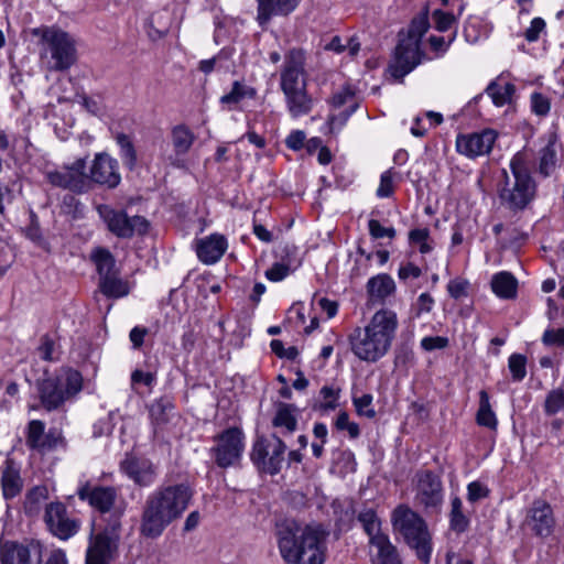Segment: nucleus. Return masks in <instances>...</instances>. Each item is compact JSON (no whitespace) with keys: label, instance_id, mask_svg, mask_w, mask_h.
I'll use <instances>...</instances> for the list:
<instances>
[{"label":"nucleus","instance_id":"4","mask_svg":"<svg viewBox=\"0 0 564 564\" xmlns=\"http://www.w3.org/2000/svg\"><path fill=\"white\" fill-rule=\"evenodd\" d=\"M282 558L291 564H323L325 532L321 527L301 528L294 521L278 527Z\"/></svg>","mask_w":564,"mask_h":564},{"label":"nucleus","instance_id":"14","mask_svg":"<svg viewBox=\"0 0 564 564\" xmlns=\"http://www.w3.org/2000/svg\"><path fill=\"white\" fill-rule=\"evenodd\" d=\"M285 451L286 445L273 434L271 440L263 437L257 440L251 459L262 471L275 475L281 470Z\"/></svg>","mask_w":564,"mask_h":564},{"label":"nucleus","instance_id":"46","mask_svg":"<svg viewBox=\"0 0 564 564\" xmlns=\"http://www.w3.org/2000/svg\"><path fill=\"white\" fill-rule=\"evenodd\" d=\"M37 352L41 359L45 361H53L56 359V343L48 335L41 337Z\"/></svg>","mask_w":564,"mask_h":564},{"label":"nucleus","instance_id":"9","mask_svg":"<svg viewBox=\"0 0 564 564\" xmlns=\"http://www.w3.org/2000/svg\"><path fill=\"white\" fill-rule=\"evenodd\" d=\"M83 387L82 375L72 368H62L54 376L39 383L41 404L47 411L58 409L66 400L77 394Z\"/></svg>","mask_w":564,"mask_h":564},{"label":"nucleus","instance_id":"60","mask_svg":"<svg viewBox=\"0 0 564 564\" xmlns=\"http://www.w3.org/2000/svg\"><path fill=\"white\" fill-rule=\"evenodd\" d=\"M434 306V299L429 293H422L416 301V316L423 313H430Z\"/></svg>","mask_w":564,"mask_h":564},{"label":"nucleus","instance_id":"45","mask_svg":"<svg viewBox=\"0 0 564 564\" xmlns=\"http://www.w3.org/2000/svg\"><path fill=\"white\" fill-rule=\"evenodd\" d=\"M394 175L395 172L392 169L384 171L380 176V183L377 188L376 195L379 198L390 197L394 192Z\"/></svg>","mask_w":564,"mask_h":564},{"label":"nucleus","instance_id":"56","mask_svg":"<svg viewBox=\"0 0 564 564\" xmlns=\"http://www.w3.org/2000/svg\"><path fill=\"white\" fill-rule=\"evenodd\" d=\"M468 282L460 279H455L448 282L447 291L449 295L455 299H462L467 296Z\"/></svg>","mask_w":564,"mask_h":564},{"label":"nucleus","instance_id":"61","mask_svg":"<svg viewBox=\"0 0 564 564\" xmlns=\"http://www.w3.org/2000/svg\"><path fill=\"white\" fill-rule=\"evenodd\" d=\"M148 335V329L141 326H134L129 334L130 341L133 349H139L143 343L144 337Z\"/></svg>","mask_w":564,"mask_h":564},{"label":"nucleus","instance_id":"24","mask_svg":"<svg viewBox=\"0 0 564 564\" xmlns=\"http://www.w3.org/2000/svg\"><path fill=\"white\" fill-rule=\"evenodd\" d=\"M45 424L40 420H33L29 423L26 444L41 453L50 452L62 442L61 433L57 431L44 432Z\"/></svg>","mask_w":564,"mask_h":564},{"label":"nucleus","instance_id":"32","mask_svg":"<svg viewBox=\"0 0 564 564\" xmlns=\"http://www.w3.org/2000/svg\"><path fill=\"white\" fill-rule=\"evenodd\" d=\"M491 290L500 299L510 300L516 297L518 281L507 271H501L492 275Z\"/></svg>","mask_w":564,"mask_h":564},{"label":"nucleus","instance_id":"36","mask_svg":"<svg viewBox=\"0 0 564 564\" xmlns=\"http://www.w3.org/2000/svg\"><path fill=\"white\" fill-rule=\"evenodd\" d=\"M469 518L463 511V502L459 497L451 500L449 527L457 533L465 532L469 527Z\"/></svg>","mask_w":564,"mask_h":564},{"label":"nucleus","instance_id":"11","mask_svg":"<svg viewBox=\"0 0 564 564\" xmlns=\"http://www.w3.org/2000/svg\"><path fill=\"white\" fill-rule=\"evenodd\" d=\"M97 212L107 229L118 238H131L148 231L149 223L142 216L129 217L124 210L106 204L99 205Z\"/></svg>","mask_w":564,"mask_h":564},{"label":"nucleus","instance_id":"39","mask_svg":"<svg viewBox=\"0 0 564 564\" xmlns=\"http://www.w3.org/2000/svg\"><path fill=\"white\" fill-rule=\"evenodd\" d=\"M321 402L315 406V409L321 412L327 413L329 411H334L338 406V400L340 397V388L332 384V386H323L319 390Z\"/></svg>","mask_w":564,"mask_h":564},{"label":"nucleus","instance_id":"28","mask_svg":"<svg viewBox=\"0 0 564 564\" xmlns=\"http://www.w3.org/2000/svg\"><path fill=\"white\" fill-rule=\"evenodd\" d=\"M285 98L286 109L292 118L308 115L314 107V99L307 93V87L282 91Z\"/></svg>","mask_w":564,"mask_h":564},{"label":"nucleus","instance_id":"20","mask_svg":"<svg viewBox=\"0 0 564 564\" xmlns=\"http://www.w3.org/2000/svg\"><path fill=\"white\" fill-rule=\"evenodd\" d=\"M45 522L50 531L62 540L72 538L79 529V522L68 517L65 506L61 502H52L46 507Z\"/></svg>","mask_w":564,"mask_h":564},{"label":"nucleus","instance_id":"21","mask_svg":"<svg viewBox=\"0 0 564 564\" xmlns=\"http://www.w3.org/2000/svg\"><path fill=\"white\" fill-rule=\"evenodd\" d=\"M524 524L538 536H550L555 525L552 507L544 500H535L527 511Z\"/></svg>","mask_w":564,"mask_h":564},{"label":"nucleus","instance_id":"2","mask_svg":"<svg viewBox=\"0 0 564 564\" xmlns=\"http://www.w3.org/2000/svg\"><path fill=\"white\" fill-rule=\"evenodd\" d=\"M192 498L193 491L186 484L156 488L143 506L140 533L150 539L160 536L173 521L182 517Z\"/></svg>","mask_w":564,"mask_h":564},{"label":"nucleus","instance_id":"29","mask_svg":"<svg viewBox=\"0 0 564 564\" xmlns=\"http://www.w3.org/2000/svg\"><path fill=\"white\" fill-rule=\"evenodd\" d=\"M545 144L540 151V173L549 176L556 165V154L558 148V135L555 131H549L544 135Z\"/></svg>","mask_w":564,"mask_h":564},{"label":"nucleus","instance_id":"62","mask_svg":"<svg viewBox=\"0 0 564 564\" xmlns=\"http://www.w3.org/2000/svg\"><path fill=\"white\" fill-rule=\"evenodd\" d=\"M31 225L25 229V236L33 241H39L41 239V230L34 213H31Z\"/></svg>","mask_w":564,"mask_h":564},{"label":"nucleus","instance_id":"5","mask_svg":"<svg viewBox=\"0 0 564 564\" xmlns=\"http://www.w3.org/2000/svg\"><path fill=\"white\" fill-rule=\"evenodd\" d=\"M40 39L41 58L48 70H68L77 61L76 40L57 26H41L32 31Z\"/></svg>","mask_w":564,"mask_h":564},{"label":"nucleus","instance_id":"7","mask_svg":"<svg viewBox=\"0 0 564 564\" xmlns=\"http://www.w3.org/2000/svg\"><path fill=\"white\" fill-rule=\"evenodd\" d=\"M429 28L430 22L426 13H422L412 20L408 36L400 40L395 47L394 57L387 69L388 75L394 82H401L421 63L420 43Z\"/></svg>","mask_w":564,"mask_h":564},{"label":"nucleus","instance_id":"17","mask_svg":"<svg viewBox=\"0 0 564 564\" xmlns=\"http://www.w3.org/2000/svg\"><path fill=\"white\" fill-rule=\"evenodd\" d=\"M497 138L498 133L492 129H484L473 133H460L456 137V151L471 160L485 156L491 152Z\"/></svg>","mask_w":564,"mask_h":564},{"label":"nucleus","instance_id":"6","mask_svg":"<svg viewBox=\"0 0 564 564\" xmlns=\"http://www.w3.org/2000/svg\"><path fill=\"white\" fill-rule=\"evenodd\" d=\"M511 176L502 171L503 181L499 185L500 200L510 209H523L534 196L535 185L528 167L524 152H517L509 164Z\"/></svg>","mask_w":564,"mask_h":564},{"label":"nucleus","instance_id":"15","mask_svg":"<svg viewBox=\"0 0 564 564\" xmlns=\"http://www.w3.org/2000/svg\"><path fill=\"white\" fill-rule=\"evenodd\" d=\"M42 544L40 541L26 539L13 541L0 539L1 564H41Z\"/></svg>","mask_w":564,"mask_h":564},{"label":"nucleus","instance_id":"58","mask_svg":"<svg viewBox=\"0 0 564 564\" xmlns=\"http://www.w3.org/2000/svg\"><path fill=\"white\" fill-rule=\"evenodd\" d=\"M354 99V91L350 87H343L339 91L335 93L329 102L334 108H339Z\"/></svg>","mask_w":564,"mask_h":564},{"label":"nucleus","instance_id":"1","mask_svg":"<svg viewBox=\"0 0 564 564\" xmlns=\"http://www.w3.org/2000/svg\"><path fill=\"white\" fill-rule=\"evenodd\" d=\"M77 495L97 509L101 513V520L107 522L101 532L95 536L91 534L86 552V564H109L117 552L121 528L122 511H111L117 492L112 487L85 485L78 489Z\"/></svg>","mask_w":564,"mask_h":564},{"label":"nucleus","instance_id":"30","mask_svg":"<svg viewBox=\"0 0 564 564\" xmlns=\"http://www.w3.org/2000/svg\"><path fill=\"white\" fill-rule=\"evenodd\" d=\"M272 424L280 430L282 435L295 432L297 429L296 408L293 404L279 403Z\"/></svg>","mask_w":564,"mask_h":564},{"label":"nucleus","instance_id":"47","mask_svg":"<svg viewBox=\"0 0 564 564\" xmlns=\"http://www.w3.org/2000/svg\"><path fill=\"white\" fill-rule=\"evenodd\" d=\"M173 409V405L167 400H158L150 408V415L152 420L160 424L166 421V413Z\"/></svg>","mask_w":564,"mask_h":564},{"label":"nucleus","instance_id":"43","mask_svg":"<svg viewBox=\"0 0 564 564\" xmlns=\"http://www.w3.org/2000/svg\"><path fill=\"white\" fill-rule=\"evenodd\" d=\"M373 397L370 393H364L360 397H352V404L358 415L372 419L376 416V411L372 406Z\"/></svg>","mask_w":564,"mask_h":564},{"label":"nucleus","instance_id":"48","mask_svg":"<svg viewBox=\"0 0 564 564\" xmlns=\"http://www.w3.org/2000/svg\"><path fill=\"white\" fill-rule=\"evenodd\" d=\"M449 345L445 336H425L421 339L420 346L424 351L443 350Z\"/></svg>","mask_w":564,"mask_h":564},{"label":"nucleus","instance_id":"63","mask_svg":"<svg viewBox=\"0 0 564 564\" xmlns=\"http://www.w3.org/2000/svg\"><path fill=\"white\" fill-rule=\"evenodd\" d=\"M318 303L321 308L323 310V312L326 313L328 318H332L337 314L338 304L336 302L323 297L319 300Z\"/></svg>","mask_w":564,"mask_h":564},{"label":"nucleus","instance_id":"19","mask_svg":"<svg viewBox=\"0 0 564 564\" xmlns=\"http://www.w3.org/2000/svg\"><path fill=\"white\" fill-rule=\"evenodd\" d=\"M87 176L88 183L94 182L108 188H115L121 182L118 161L107 153L95 155Z\"/></svg>","mask_w":564,"mask_h":564},{"label":"nucleus","instance_id":"41","mask_svg":"<svg viewBox=\"0 0 564 564\" xmlns=\"http://www.w3.org/2000/svg\"><path fill=\"white\" fill-rule=\"evenodd\" d=\"M564 410V390L556 388L551 390L544 401V412L547 415H554Z\"/></svg>","mask_w":564,"mask_h":564},{"label":"nucleus","instance_id":"16","mask_svg":"<svg viewBox=\"0 0 564 564\" xmlns=\"http://www.w3.org/2000/svg\"><path fill=\"white\" fill-rule=\"evenodd\" d=\"M306 56L301 48H292L285 55L280 74L282 91L306 87Z\"/></svg>","mask_w":564,"mask_h":564},{"label":"nucleus","instance_id":"8","mask_svg":"<svg viewBox=\"0 0 564 564\" xmlns=\"http://www.w3.org/2000/svg\"><path fill=\"white\" fill-rule=\"evenodd\" d=\"M395 532L400 533L405 542L415 550L417 557L427 564L431 558V535L425 521L405 505L398 506L391 517Z\"/></svg>","mask_w":564,"mask_h":564},{"label":"nucleus","instance_id":"34","mask_svg":"<svg viewBox=\"0 0 564 564\" xmlns=\"http://www.w3.org/2000/svg\"><path fill=\"white\" fill-rule=\"evenodd\" d=\"M99 289L107 297L119 299L129 294L130 288L127 281L117 273L99 280Z\"/></svg>","mask_w":564,"mask_h":564},{"label":"nucleus","instance_id":"10","mask_svg":"<svg viewBox=\"0 0 564 564\" xmlns=\"http://www.w3.org/2000/svg\"><path fill=\"white\" fill-rule=\"evenodd\" d=\"M358 521L369 536L371 553L375 564H400L395 547L388 535L380 531V520L373 509H365L359 512Z\"/></svg>","mask_w":564,"mask_h":564},{"label":"nucleus","instance_id":"42","mask_svg":"<svg viewBox=\"0 0 564 564\" xmlns=\"http://www.w3.org/2000/svg\"><path fill=\"white\" fill-rule=\"evenodd\" d=\"M409 240L413 245L419 246V251L422 254L432 251L433 247L430 243V230L427 228H415L409 232Z\"/></svg>","mask_w":564,"mask_h":564},{"label":"nucleus","instance_id":"52","mask_svg":"<svg viewBox=\"0 0 564 564\" xmlns=\"http://www.w3.org/2000/svg\"><path fill=\"white\" fill-rule=\"evenodd\" d=\"M531 108L535 115L545 116L551 108L550 100L540 93H533L531 95Z\"/></svg>","mask_w":564,"mask_h":564},{"label":"nucleus","instance_id":"12","mask_svg":"<svg viewBox=\"0 0 564 564\" xmlns=\"http://www.w3.org/2000/svg\"><path fill=\"white\" fill-rule=\"evenodd\" d=\"M47 182L56 187L84 193L89 189L86 173V159H76L73 163L50 170L45 173Z\"/></svg>","mask_w":564,"mask_h":564},{"label":"nucleus","instance_id":"26","mask_svg":"<svg viewBox=\"0 0 564 564\" xmlns=\"http://www.w3.org/2000/svg\"><path fill=\"white\" fill-rule=\"evenodd\" d=\"M301 0H257V21L264 26L274 15H288L293 12Z\"/></svg>","mask_w":564,"mask_h":564},{"label":"nucleus","instance_id":"64","mask_svg":"<svg viewBox=\"0 0 564 564\" xmlns=\"http://www.w3.org/2000/svg\"><path fill=\"white\" fill-rule=\"evenodd\" d=\"M45 564H67L65 552L62 550H54Z\"/></svg>","mask_w":564,"mask_h":564},{"label":"nucleus","instance_id":"33","mask_svg":"<svg viewBox=\"0 0 564 564\" xmlns=\"http://www.w3.org/2000/svg\"><path fill=\"white\" fill-rule=\"evenodd\" d=\"M476 422L478 425L489 430H496L498 425L496 413L490 404L489 394L485 390L479 392V408L476 413Z\"/></svg>","mask_w":564,"mask_h":564},{"label":"nucleus","instance_id":"38","mask_svg":"<svg viewBox=\"0 0 564 564\" xmlns=\"http://www.w3.org/2000/svg\"><path fill=\"white\" fill-rule=\"evenodd\" d=\"M115 140L120 149L119 154L123 164L132 170L137 164V152L130 135L119 132L116 134Z\"/></svg>","mask_w":564,"mask_h":564},{"label":"nucleus","instance_id":"51","mask_svg":"<svg viewBox=\"0 0 564 564\" xmlns=\"http://www.w3.org/2000/svg\"><path fill=\"white\" fill-rule=\"evenodd\" d=\"M542 341L546 346L564 347V328L545 329Z\"/></svg>","mask_w":564,"mask_h":564},{"label":"nucleus","instance_id":"13","mask_svg":"<svg viewBox=\"0 0 564 564\" xmlns=\"http://www.w3.org/2000/svg\"><path fill=\"white\" fill-rule=\"evenodd\" d=\"M216 445L210 452L216 464L221 468H228L239 463L245 448V436L238 427L225 430L215 436Z\"/></svg>","mask_w":564,"mask_h":564},{"label":"nucleus","instance_id":"44","mask_svg":"<svg viewBox=\"0 0 564 564\" xmlns=\"http://www.w3.org/2000/svg\"><path fill=\"white\" fill-rule=\"evenodd\" d=\"M508 367L514 381H522L527 376V358L521 354H512Z\"/></svg>","mask_w":564,"mask_h":564},{"label":"nucleus","instance_id":"53","mask_svg":"<svg viewBox=\"0 0 564 564\" xmlns=\"http://www.w3.org/2000/svg\"><path fill=\"white\" fill-rule=\"evenodd\" d=\"M545 21L542 18H534L530 26L524 31V37L528 42H535L540 34L545 30Z\"/></svg>","mask_w":564,"mask_h":564},{"label":"nucleus","instance_id":"40","mask_svg":"<svg viewBox=\"0 0 564 564\" xmlns=\"http://www.w3.org/2000/svg\"><path fill=\"white\" fill-rule=\"evenodd\" d=\"M254 95L256 90L252 87L240 82H235L232 84L231 90L224 95L220 98V101L226 105H237L243 99L253 98Z\"/></svg>","mask_w":564,"mask_h":564},{"label":"nucleus","instance_id":"22","mask_svg":"<svg viewBox=\"0 0 564 564\" xmlns=\"http://www.w3.org/2000/svg\"><path fill=\"white\" fill-rule=\"evenodd\" d=\"M121 471L135 485L151 486L158 476L156 466L145 457L128 455L120 464Z\"/></svg>","mask_w":564,"mask_h":564},{"label":"nucleus","instance_id":"49","mask_svg":"<svg viewBox=\"0 0 564 564\" xmlns=\"http://www.w3.org/2000/svg\"><path fill=\"white\" fill-rule=\"evenodd\" d=\"M369 234L373 239L389 238L393 239L395 237V229L393 227H383L379 220L370 219L368 221Z\"/></svg>","mask_w":564,"mask_h":564},{"label":"nucleus","instance_id":"59","mask_svg":"<svg viewBox=\"0 0 564 564\" xmlns=\"http://www.w3.org/2000/svg\"><path fill=\"white\" fill-rule=\"evenodd\" d=\"M306 134L302 130H293L285 139V144L293 151H299L303 148Z\"/></svg>","mask_w":564,"mask_h":564},{"label":"nucleus","instance_id":"55","mask_svg":"<svg viewBox=\"0 0 564 564\" xmlns=\"http://www.w3.org/2000/svg\"><path fill=\"white\" fill-rule=\"evenodd\" d=\"M488 489L485 485L479 481H471L467 486V499L470 502H476L480 499H484L488 496Z\"/></svg>","mask_w":564,"mask_h":564},{"label":"nucleus","instance_id":"27","mask_svg":"<svg viewBox=\"0 0 564 564\" xmlns=\"http://www.w3.org/2000/svg\"><path fill=\"white\" fill-rule=\"evenodd\" d=\"M366 290L372 304L383 305L390 296L394 295L397 285L389 274L379 273L368 280Z\"/></svg>","mask_w":564,"mask_h":564},{"label":"nucleus","instance_id":"3","mask_svg":"<svg viewBox=\"0 0 564 564\" xmlns=\"http://www.w3.org/2000/svg\"><path fill=\"white\" fill-rule=\"evenodd\" d=\"M398 326L394 311H377L365 327H356L349 335L351 351L362 361L377 362L390 350Z\"/></svg>","mask_w":564,"mask_h":564},{"label":"nucleus","instance_id":"35","mask_svg":"<svg viewBox=\"0 0 564 564\" xmlns=\"http://www.w3.org/2000/svg\"><path fill=\"white\" fill-rule=\"evenodd\" d=\"M91 260L96 265L99 280L117 273L115 270L116 260L109 250L105 248H96L91 252Z\"/></svg>","mask_w":564,"mask_h":564},{"label":"nucleus","instance_id":"18","mask_svg":"<svg viewBox=\"0 0 564 564\" xmlns=\"http://www.w3.org/2000/svg\"><path fill=\"white\" fill-rule=\"evenodd\" d=\"M415 501L419 506L437 511L443 503V486L438 476L430 470L419 471L415 476Z\"/></svg>","mask_w":564,"mask_h":564},{"label":"nucleus","instance_id":"50","mask_svg":"<svg viewBox=\"0 0 564 564\" xmlns=\"http://www.w3.org/2000/svg\"><path fill=\"white\" fill-rule=\"evenodd\" d=\"M292 272L290 263L275 262L265 271V278L272 282H280Z\"/></svg>","mask_w":564,"mask_h":564},{"label":"nucleus","instance_id":"25","mask_svg":"<svg viewBox=\"0 0 564 564\" xmlns=\"http://www.w3.org/2000/svg\"><path fill=\"white\" fill-rule=\"evenodd\" d=\"M228 241L224 235L212 234L196 241V254L205 264H215L225 254Z\"/></svg>","mask_w":564,"mask_h":564},{"label":"nucleus","instance_id":"57","mask_svg":"<svg viewBox=\"0 0 564 564\" xmlns=\"http://www.w3.org/2000/svg\"><path fill=\"white\" fill-rule=\"evenodd\" d=\"M421 274L422 270L412 262L401 264L398 270V278L404 282L409 279H417Z\"/></svg>","mask_w":564,"mask_h":564},{"label":"nucleus","instance_id":"31","mask_svg":"<svg viewBox=\"0 0 564 564\" xmlns=\"http://www.w3.org/2000/svg\"><path fill=\"white\" fill-rule=\"evenodd\" d=\"M2 491L3 496L9 499L15 497L22 489V479L19 468L13 460L7 459L2 469Z\"/></svg>","mask_w":564,"mask_h":564},{"label":"nucleus","instance_id":"23","mask_svg":"<svg viewBox=\"0 0 564 564\" xmlns=\"http://www.w3.org/2000/svg\"><path fill=\"white\" fill-rule=\"evenodd\" d=\"M195 134L185 124L175 126L171 131V141L174 154L169 156V162L176 169H185V154L191 150L195 142Z\"/></svg>","mask_w":564,"mask_h":564},{"label":"nucleus","instance_id":"37","mask_svg":"<svg viewBox=\"0 0 564 564\" xmlns=\"http://www.w3.org/2000/svg\"><path fill=\"white\" fill-rule=\"evenodd\" d=\"M514 91V85L511 83L500 85L497 82H491L486 88L487 95L492 99V102L498 107L509 104L512 99Z\"/></svg>","mask_w":564,"mask_h":564},{"label":"nucleus","instance_id":"54","mask_svg":"<svg viewBox=\"0 0 564 564\" xmlns=\"http://www.w3.org/2000/svg\"><path fill=\"white\" fill-rule=\"evenodd\" d=\"M433 20L436 30H438L440 32L449 30L453 23L455 22V18L453 14L443 12L441 10H435L433 12Z\"/></svg>","mask_w":564,"mask_h":564}]
</instances>
